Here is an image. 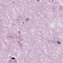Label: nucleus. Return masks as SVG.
<instances>
[{
	"label": "nucleus",
	"mask_w": 63,
	"mask_h": 63,
	"mask_svg": "<svg viewBox=\"0 0 63 63\" xmlns=\"http://www.w3.org/2000/svg\"><path fill=\"white\" fill-rule=\"evenodd\" d=\"M11 59H12L13 60H14V59H15V58H14V57H13V58H11Z\"/></svg>",
	"instance_id": "obj_1"
},
{
	"label": "nucleus",
	"mask_w": 63,
	"mask_h": 63,
	"mask_svg": "<svg viewBox=\"0 0 63 63\" xmlns=\"http://www.w3.org/2000/svg\"><path fill=\"white\" fill-rule=\"evenodd\" d=\"M57 43H58V44H60V43H61V42H57Z\"/></svg>",
	"instance_id": "obj_2"
},
{
	"label": "nucleus",
	"mask_w": 63,
	"mask_h": 63,
	"mask_svg": "<svg viewBox=\"0 0 63 63\" xmlns=\"http://www.w3.org/2000/svg\"><path fill=\"white\" fill-rule=\"evenodd\" d=\"M26 21H28V20H29V19H26Z\"/></svg>",
	"instance_id": "obj_3"
},
{
	"label": "nucleus",
	"mask_w": 63,
	"mask_h": 63,
	"mask_svg": "<svg viewBox=\"0 0 63 63\" xmlns=\"http://www.w3.org/2000/svg\"><path fill=\"white\" fill-rule=\"evenodd\" d=\"M19 33L20 34V31H19Z\"/></svg>",
	"instance_id": "obj_4"
},
{
	"label": "nucleus",
	"mask_w": 63,
	"mask_h": 63,
	"mask_svg": "<svg viewBox=\"0 0 63 63\" xmlns=\"http://www.w3.org/2000/svg\"><path fill=\"white\" fill-rule=\"evenodd\" d=\"M37 1H40V0H37Z\"/></svg>",
	"instance_id": "obj_5"
},
{
	"label": "nucleus",
	"mask_w": 63,
	"mask_h": 63,
	"mask_svg": "<svg viewBox=\"0 0 63 63\" xmlns=\"http://www.w3.org/2000/svg\"><path fill=\"white\" fill-rule=\"evenodd\" d=\"M23 24H24V22H23L22 23Z\"/></svg>",
	"instance_id": "obj_6"
},
{
	"label": "nucleus",
	"mask_w": 63,
	"mask_h": 63,
	"mask_svg": "<svg viewBox=\"0 0 63 63\" xmlns=\"http://www.w3.org/2000/svg\"><path fill=\"white\" fill-rule=\"evenodd\" d=\"M52 1H53V0H52Z\"/></svg>",
	"instance_id": "obj_7"
},
{
	"label": "nucleus",
	"mask_w": 63,
	"mask_h": 63,
	"mask_svg": "<svg viewBox=\"0 0 63 63\" xmlns=\"http://www.w3.org/2000/svg\"><path fill=\"white\" fill-rule=\"evenodd\" d=\"M20 18V17H19Z\"/></svg>",
	"instance_id": "obj_8"
}]
</instances>
